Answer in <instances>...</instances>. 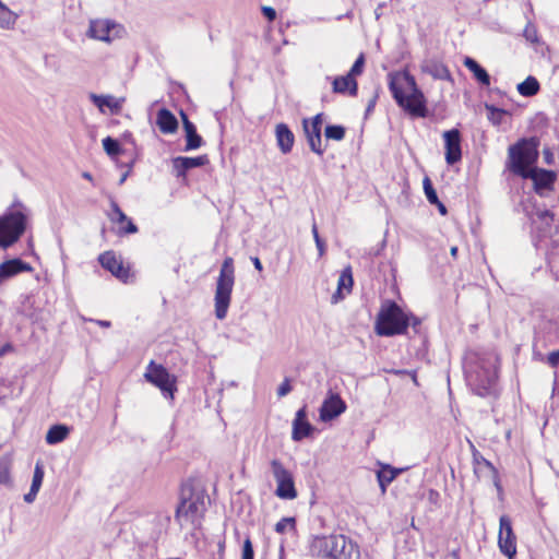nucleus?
I'll use <instances>...</instances> for the list:
<instances>
[{"mask_svg":"<svg viewBox=\"0 0 559 559\" xmlns=\"http://www.w3.org/2000/svg\"><path fill=\"white\" fill-rule=\"evenodd\" d=\"M124 32L122 25L108 19H97L90 22L87 36L105 43H111L120 38Z\"/></svg>","mask_w":559,"mask_h":559,"instance_id":"9b49d317","label":"nucleus"},{"mask_svg":"<svg viewBox=\"0 0 559 559\" xmlns=\"http://www.w3.org/2000/svg\"><path fill=\"white\" fill-rule=\"evenodd\" d=\"M408 313L395 302L388 300L382 306L376 319L374 330L380 336L404 334L409 326Z\"/></svg>","mask_w":559,"mask_h":559,"instance_id":"20e7f679","label":"nucleus"},{"mask_svg":"<svg viewBox=\"0 0 559 559\" xmlns=\"http://www.w3.org/2000/svg\"><path fill=\"white\" fill-rule=\"evenodd\" d=\"M110 207L111 213L108 214V217L111 222H116L119 224L124 223V221H128V216L122 212V210L119 207L118 203L110 197Z\"/></svg>","mask_w":559,"mask_h":559,"instance_id":"f704fd0d","label":"nucleus"},{"mask_svg":"<svg viewBox=\"0 0 559 559\" xmlns=\"http://www.w3.org/2000/svg\"><path fill=\"white\" fill-rule=\"evenodd\" d=\"M365 66V56L360 53L358 58L355 60L354 64L352 66L348 74L352 75L354 79L357 75H360L364 71Z\"/></svg>","mask_w":559,"mask_h":559,"instance_id":"58836bf2","label":"nucleus"},{"mask_svg":"<svg viewBox=\"0 0 559 559\" xmlns=\"http://www.w3.org/2000/svg\"><path fill=\"white\" fill-rule=\"evenodd\" d=\"M9 479V475L7 472L0 473V483H5Z\"/></svg>","mask_w":559,"mask_h":559,"instance_id":"680f3d73","label":"nucleus"},{"mask_svg":"<svg viewBox=\"0 0 559 559\" xmlns=\"http://www.w3.org/2000/svg\"><path fill=\"white\" fill-rule=\"evenodd\" d=\"M39 489H40V485L32 484L29 491L34 492L35 495H37Z\"/></svg>","mask_w":559,"mask_h":559,"instance_id":"052dcab7","label":"nucleus"},{"mask_svg":"<svg viewBox=\"0 0 559 559\" xmlns=\"http://www.w3.org/2000/svg\"><path fill=\"white\" fill-rule=\"evenodd\" d=\"M548 364L552 367L557 366L559 364V349L558 350H555V352H551L549 355H548Z\"/></svg>","mask_w":559,"mask_h":559,"instance_id":"de8ad7c7","label":"nucleus"},{"mask_svg":"<svg viewBox=\"0 0 559 559\" xmlns=\"http://www.w3.org/2000/svg\"><path fill=\"white\" fill-rule=\"evenodd\" d=\"M36 496L37 495H35L34 492L28 491L26 495H24V501L27 503H32L35 500Z\"/></svg>","mask_w":559,"mask_h":559,"instance_id":"13d9d810","label":"nucleus"},{"mask_svg":"<svg viewBox=\"0 0 559 559\" xmlns=\"http://www.w3.org/2000/svg\"><path fill=\"white\" fill-rule=\"evenodd\" d=\"M445 160L449 165H454L462 158L461 133L457 129H451L443 132Z\"/></svg>","mask_w":559,"mask_h":559,"instance_id":"2eb2a0df","label":"nucleus"},{"mask_svg":"<svg viewBox=\"0 0 559 559\" xmlns=\"http://www.w3.org/2000/svg\"><path fill=\"white\" fill-rule=\"evenodd\" d=\"M523 178L531 179L534 183V191L543 197L545 190L550 191L554 189L557 175L554 170L534 167Z\"/></svg>","mask_w":559,"mask_h":559,"instance_id":"ddd939ff","label":"nucleus"},{"mask_svg":"<svg viewBox=\"0 0 559 559\" xmlns=\"http://www.w3.org/2000/svg\"><path fill=\"white\" fill-rule=\"evenodd\" d=\"M156 124L160 132L165 134L174 133L178 129V120L175 115L167 108H160L157 111Z\"/></svg>","mask_w":559,"mask_h":559,"instance_id":"5701e85b","label":"nucleus"},{"mask_svg":"<svg viewBox=\"0 0 559 559\" xmlns=\"http://www.w3.org/2000/svg\"><path fill=\"white\" fill-rule=\"evenodd\" d=\"M124 223H126V226L120 228V230H119L120 235L138 233L136 225L129 217H128V221H124Z\"/></svg>","mask_w":559,"mask_h":559,"instance_id":"37998d69","label":"nucleus"},{"mask_svg":"<svg viewBox=\"0 0 559 559\" xmlns=\"http://www.w3.org/2000/svg\"><path fill=\"white\" fill-rule=\"evenodd\" d=\"M173 169L176 177H186L188 170L204 166L209 163L206 155L197 157L177 156L173 158Z\"/></svg>","mask_w":559,"mask_h":559,"instance_id":"dca6fc26","label":"nucleus"},{"mask_svg":"<svg viewBox=\"0 0 559 559\" xmlns=\"http://www.w3.org/2000/svg\"><path fill=\"white\" fill-rule=\"evenodd\" d=\"M16 19L17 15L0 1V28L9 29L13 27Z\"/></svg>","mask_w":559,"mask_h":559,"instance_id":"7c9ffc66","label":"nucleus"},{"mask_svg":"<svg viewBox=\"0 0 559 559\" xmlns=\"http://www.w3.org/2000/svg\"><path fill=\"white\" fill-rule=\"evenodd\" d=\"M544 160L547 165H551L554 163V154L550 148H544L543 151Z\"/></svg>","mask_w":559,"mask_h":559,"instance_id":"09e8293b","label":"nucleus"},{"mask_svg":"<svg viewBox=\"0 0 559 559\" xmlns=\"http://www.w3.org/2000/svg\"><path fill=\"white\" fill-rule=\"evenodd\" d=\"M275 136H276V143H277L280 151L283 154L290 153L293 150V146H294L295 135L290 131L288 126L285 123L276 124Z\"/></svg>","mask_w":559,"mask_h":559,"instance_id":"412c9836","label":"nucleus"},{"mask_svg":"<svg viewBox=\"0 0 559 559\" xmlns=\"http://www.w3.org/2000/svg\"><path fill=\"white\" fill-rule=\"evenodd\" d=\"M311 231H312V235H313V239L317 240V238H321L319 236V233H318V227H317V224L313 222L312 224V227H311Z\"/></svg>","mask_w":559,"mask_h":559,"instance_id":"bf43d9fd","label":"nucleus"},{"mask_svg":"<svg viewBox=\"0 0 559 559\" xmlns=\"http://www.w3.org/2000/svg\"><path fill=\"white\" fill-rule=\"evenodd\" d=\"M328 140L341 141L345 136V128L340 124H329L324 130Z\"/></svg>","mask_w":559,"mask_h":559,"instance_id":"72a5a7b5","label":"nucleus"},{"mask_svg":"<svg viewBox=\"0 0 559 559\" xmlns=\"http://www.w3.org/2000/svg\"><path fill=\"white\" fill-rule=\"evenodd\" d=\"M309 552L318 559H359L357 545L344 535L316 536Z\"/></svg>","mask_w":559,"mask_h":559,"instance_id":"f03ea898","label":"nucleus"},{"mask_svg":"<svg viewBox=\"0 0 559 559\" xmlns=\"http://www.w3.org/2000/svg\"><path fill=\"white\" fill-rule=\"evenodd\" d=\"M463 63L480 84L485 86L490 84V75L476 60L471 57H465Z\"/></svg>","mask_w":559,"mask_h":559,"instance_id":"bb28decb","label":"nucleus"},{"mask_svg":"<svg viewBox=\"0 0 559 559\" xmlns=\"http://www.w3.org/2000/svg\"><path fill=\"white\" fill-rule=\"evenodd\" d=\"M421 71L431 75L436 80L452 81V75L448 67L435 59L424 61L421 64Z\"/></svg>","mask_w":559,"mask_h":559,"instance_id":"4be33fe9","label":"nucleus"},{"mask_svg":"<svg viewBox=\"0 0 559 559\" xmlns=\"http://www.w3.org/2000/svg\"><path fill=\"white\" fill-rule=\"evenodd\" d=\"M450 253L453 258H456L457 255V247H452L450 250Z\"/></svg>","mask_w":559,"mask_h":559,"instance_id":"338daca9","label":"nucleus"},{"mask_svg":"<svg viewBox=\"0 0 559 559\" xmlns=\"http://www.w3.org/2000/svg\"><path fill=\"white\" fill-rule=\"evenodd\" d=\"M262 13L269 21H274L276 19V11L272 7H262Z\"/></svg>","mask_w":559,"mask_h":559,"instance_id":"49530a36","label":"nucleus"},{"mask_svg":"<svg viewBox=\"0 0 559 559\" xmlns=\"http://www.w3.org/2000/svg\"><path fill=\"white\" fill-rule=\"evenodd\" d=\"M292 389H293V388H292V385H290L289 379H287V378H286V379L281 383V385L278 386V389H277V395H278L280 397H283V396L287 395V394L292 391Z\"/></svg>","mask_w":559,"mask_h":559,"instance_id":"c03bdc74","label":"nucleus"},{"mask_svg":"<svg viewBox=\"0 0 559 559\" xmlns=\"http://www.w3.org/2000/svg\"><path fill=\"white\" fill-rule=\"evenodd\" d=\"M516 90L520 95L524 97H532L539 92L540 84L535 76L530 75L523 82L518 84Z\"/></svg>","mask_w":559,"mask_h":559,"instance_id":"cd10ccee","label":"nucleus"},{"mask_svg":"<svg viewBox=\"0 0 559 559\" xmlns=\"http://www.w3.org/2000/svg\"><path fill=\"white\" fill-rule=\"evenodd\" d=\"M146 381L157 386L166 397L174 399V393L177 391L176 377L170 374L163 366L155 364L151 360L146 372L144 373Z\"/></svg>","mask_w":559,"mask_h":559,"instance_id":"1a4fd4ad","label":"nucleus"},{"mask_svg":"<svg viewBox=\"0 0 559 559\" xmlns=\"http://www.w3.org/2000/svg\"><path fill=\"white\" fill-rule=\"evenodd\" d=\"M99 263L106 270H108L117 278L126 281L129 276V270L126 269L121 261L117 259L115 253L111 251L104 252L98 258Z\"/></svg>","mask_w":559,"mask_h":559,"instance_id":"6ab92c4d","label":"nucleus"},{"mask_svg":"<svg viewBox=\"0 0 559 559\" xmlns=\"http://www.w3.org/2000/svg\"><path fill=\"white\" fill-rule=\"evenodd\" d=\"M408 317L411 318L409 325L415 330V332H418L417 329L421 324V320L412 313H408Z\"/></svg>","mask_w":559,"mask_h":559,"instance_id":"603ef678","label":"nucleus"},{"mask_svg":"<svg viewBox=\"0 0 559 559\" xmlns=\"http://www.w3.org/2000/svg\"><path fill=\"white\" fill-rule=\"evenodd\" d=\"M498 547L509 559L516 555V537L508 515H502L499 520Z\"/></svg>","mask_w":559,"mask_h":559,"instance_id":"f8f14e48","label":"nucleus"},{"mask_svg":"<svg viewBox=\"0 0 559 559\" xmlns=\"http://www.w3.org/2000/svg\"><path fill=\"white\" fill-rule=\"evenodd\" d=\"M270 465L273 477L277 484L275 495L285 500H293L297 498L298 493L295 488L293 474L277 459L272 460Z\"/></svg>","mask_w":559,"mask_h":559,"instance_id":"9d476101","label":"nucleus"},{"mask_svg":"<svg viewBox=\"0 0 559 559\" xmlns=\"http://www.w3.org/2000/svg\"><path fill=\"white\" fill-rule=\"evenodd\" d=\"M241 559H254V550L250 538H246L243 542Z\"/></svg>","mask_w":559,"mask_h":559,"instance_id":"ea45409f","label":"nucleus"},{"mask_svg":"<svg viewBox=\"0 0 559 559\" xmlns=\"http://www.w3.org/2000/svg\"><path fill=\"white\" fill-rule=\"evenodd\" d=\"M251 261H252L255 270H258L259 272H261L263 270V265L258 257H251Z\"/></svg>","mask_w":559,"mask_h":559,"instance_id":"6e6d98bb","label":"nucleus"},{"mask_svg":"<svg viewBox=\"0 0 559 559\" xmlns=\"http://www.w3.org/2000/svg\"><path fill=\"white\" fill-rule=\"evenodd\" d=\"M466 380L477 395L487 396L492 393L497 370L492 365H478L467 371Z\"/></svg>","mask_w":559,"mask_h":559,"instance_id":"6e6552de","label":"nucleus"},{"mask_svg":"<svg viewBox=\"0 0 559 559\" xmlns=\"http://www.w3.org/2000/svg\"><path fill=\"white\" fill-rule=\"evenodd\" d=\"M28 211L21 203L15 202L12 209L0 216V247L8 249L14 245L26 229Z\"/></svg>","mask_w":559,"mask_h":559,"instance_id":"39448f33","label":"nucleus"},{"mask_svg":"<svg viewBox=\"0 0 559 559\" xmlns=\"http://www.w3.org/2000/svg\"><path fill=\"white\" fill-rule=\"evenodd\" d=\"M103 147L104 151L111 157L117 156L121 153L119 142L111 136H107L103 140Z\"/></svg>","mask_w":559,"mask_h":559,"instance_id":"c9c22d12","label":"nucleus"},{"mask_svg":"<svg viewBox=\"0 0 559 559\" xmlns=\"http://www.w3.org/2000/svg\"><path fill=\"white\" fill-rule=\"evenodd\" d=\"M82 177H83L84 179L88 180V181H93V176H92V174H91V173H88V171H84V173L82 174Z\"/></svg>","mask_w":559,"mask_h":559,"instance_id":"e2e57ef3","label":"nucleus"},{"mask_svg":"<svg viewBox=\"0 0 559 559\" xmlns=\"http://www.w3.org/2000/svg\"><path fill=\"white\" fill-rule=\"evenodd\" d=\"M314 242L319 252V257H322L325 253V242L322 238H317Z\"/></svg>","mask_w":559,"mask_h":559,"instance_id":"3c124183","label":"nucleus"},{"mask_svg":"<svg viewBox=\"0 0 559 559\" xmlns=\"http://www.w3.org/2000/svg\"><path fill=\"white\" fill-rule=\"evenodd\" d=\"M295 525V519L294 518H284L281 521H278L275 525V531L277 533H284L287 528V526L294 527Z\"/></svg>","mask_w":559,"mask_h":559,"instance_id":"a19ab883","label":"nucleus"},{"mask_svg":"<svg viewBox=\"0 0 559 559\" xmlns=\"http://www.w3.org/2000/svg\"><path fill=\"white\" fill-rule=\"evenodd\" d=\"M424 191L425 195L430 204L439 203L438 194L431 183V180L428 177H425L424 181Z\"/></svg>","mask_w":559,"mask_h":559,"instance_id":"4c0bfd02","label":"nucleus"},{"mask_svg":"<svg viewBox=\"0 0 559 559\" xmlns=\"http://www.w3.org/2000/svg\"><path fill=\"white\" fill-rule=\"evenodd\" d=\"M485 108L488 111V119L493 124H500L502 116L507 114L504 109L497 108L496 106L490 104H485Z\"/></svg>","mask_w":559,"mask_h":559,"instance_id":"e433bc0d","label":"nucleus"},{"mask_svg":"<svg viewBox=\"0 0 559 559\" xmlns=\"http://www.w3.org/2000/svg\"><path fill=\"white\" fill-rule=\"evenodd\" d=\"M69 435V428L66 425H53L46 433L48 444H57L63 441Z\"/></svg>","mask_w":559,"mask_h":559,"instance_id":"c756f323","label":"nucleus"},{"mask_svg":"<svg viewBox=\"0 0 559 559\" xmlns=\"http://www.w3.org/2000/svg\"><path fill=\"white\" fill-rule=\"evenodd\" d=\"M13 350V346L10 343L4 344L0 347V357L4 356L7 353Z\"/></svg>","mask_w":559,"mask_h":559,"instance_id":"5fc2aeb1","label":"nucleus"},{"mask_svg":"<svg viewBox=\"0 0 559 559\" xmlns=\"http://www.w3.org/2000/svg\"><path fill=\"white\" fill-rule=\"evenodd\" d=\"M302 126L310 150L322 155L324 147L322 146L321 130L307 128V119H304Z\"/></svg>","mask_w":559,"mask_h":559,"instance_id":"a878e982","label":"nucleus"},{"mask_svg":"<svg viewBox=\"0 0 559 559\" xmlns=\"http://www.w3.org/2000/svg\"><path fill=\"white\" fill-rule=\"evenodd\" d=\"M473 457H474V463L476 464L475 474L478 477L480 476L481 473L485 472V469L488 471L492 475L496 474V469H495L493 465L488 460L483 457L479 453H474Z\"/></svg>","mask_w":559,"mask_h":559,"instance_id":"473e14b6","label":"nucleus"},{"mask_svg":"<svg viewBox=\"0 0 559 559\" xmlns=\"http://www.w3.org/2000/svg\"><path fill=\"white\" fill-rule=\"evenodd\" d=\"M389 78V88L396 104L413 117H427L426 97L415 78L406 71L390 74Z\"/></svg>","mask_w":559,"mask_h":559,"instance_id":"f257e3e1","label":"nucleus"},{"mask_svg":"<svg viewBox=\"0 0 559 559\" xmlns=\"http://www.w3.org/2000/svg\"><path fill=\"white\" fill-rule=\"evenodd\" d=\"M128 175H129V173H124V174L121 176V178L119 179V182H118V183H119V185H122V183L126 181V179H127Z\"/></svg>","mask_w":559,"mask_h":559,"instance_id":"774afa93","label":"nucleus"},{"mask_svg":"<svg viewBox=\"0 0 559 559\" xmlns=\"http://www.w3.org/2000/svg\"><path fill=\"white\" fill-rule=\"evenodd\" d=\"M396 474V471L392 469L390 466H386L377 473V478L382 492H385L386 486L394 480Z\"/></svg>","mask_w":559,"mask_h":559,"instance_id":"2f4dec72","label":"nucleus"},{"mask_svg":"<svg viewBox=\"0 0 559 559\" xmlns=\"http://www.w3.org/2000/svg\"><path fill=\"white\" fill-rule=\"evenodd\" d=\"M180 116L182 118L183 130L186 133V147L185 151H192L199 148L203 144V139L198 134L197 128L193 122H191L188 116L181 111Z\"/></svg>","mask_w":559,"mask_h":559,"instance_id":"aec40b11","label":"nucleus"},{"mask_svg":"<svg viewBox=\"0 0 559 559\" xmlns=\"http://www.w3.org/2000/svg\"><path fill=\"white\" fill-rule=\"evenodd\" d=\"M433 205H437L439 213L441 215H445L448 213L445 205L440 200H439V203H433Z\"/></svg>","mask_w":559,"mask_h":559,"instance_id":"4d7b16f0","label":"nucleus"},{"mask_svg":"<svg viewBox=\"0 0 559 559\" xmlns=\"http://www.w3.org/2000/svg\"><path fill=\"white\" fill-rule=\"evenodd\" d=\"M538 140L536 138L522 139L509 147V169L515 175L524 177L538 157Z\"/></svg>","mask_w":559,"mask_h":559,"instance_id":"0eeeda50","label":"nucleus"},{"mask_svg":"<svg viewBox=\"0 0 559 559\" xmlns=\"http://www.w3.org/2000/svg\"><path fill=\"white\" fill-rule=\"evenodd\" d=\"M206 495L203 489L194 488L191 483H185L180 489L179 503L175 519L180 526L198 525L206 511Z\"/></svg>","mask_w":559,"mask_h":559,"instance_id":"7ed1b4c3","label":"nucleus"},{"mask_svg":"<svg viewBox=\"0 0 559 559\" xmlns=\"http://www.w3.org/2000/svg\"><path fill=\"white\" fill-rule=\"evenodd\" d=\"M235 284V267L231 257L225 258L219 270V275L216 281L214 307L215 317L218 320H224L231 300L233 287Z\"/></svg>","mask_w":559,"mask_h":559,"instance_id":"423d86ee","label":"nucleus"},{"mask_svg":"<svg viewBox=\"0 0 559 559\" xmlns=\"http://www.w3.org/2000/svg\"><path fill=\"white\" fill-rule=\"evenodd\" d=\"M90 99L92 103L102 111L104 112V108L107 107L110 109L112 114H117L120 111L122 105L121 100L116 99L111 95H97L94 93L90 94Z\"/></svg>","mask_w":559,"mask_h":559,"instance_id":"393cba45","label":"nucleus"},{"mask_svg":"<svg viewBox=\"0 0 559 559\" xmlns=\"http://www.w3.org/2000/svg\"><path fill=\"white\" fill-rule=\"evenodd\" d=\"M346 408V403L342 400L340 394L329 392L319 411L320 419L323 423L331 421L343 414Z\"/></svg>","mask_w":559,"mask_h":559,"instance_id":"4468645a","label":"nucleus"},{"mask_svg":"<svg viewBox=\"0 0 559 559\" xmlns=\"http://www.w3.org/2000/svg\"><path fill=\"white\" fill-rule=\"evenodd\" d=\"M538 217L543 221H545V219L552 221L554 219L552 213L548 210H544V211L539 212Z\"/></svg>","mask_w":559,"mask_h":559,"instance_id":"864d4df0","label":"nucleus"},{"mask_svg":"<svg viewBox=\"0 0 559 559\" xmlns=\"http://www.w3.org/2000/svg\"><path fill=\"white\" fill-rule=\"evenodd\" d=\"M44 479V469L43 467L37 463L34 469L33 480L32 484L40 485L43 484Z\"/></svg>","mask_w":559,"mask_h":559,"instance_id":"79ce46f5","label":"nucleus"},{"mask_svg":"<svg viewBox=\"0 0 559 559\" xmlns=\"http://www.w3.org/2000/svg\"><path fill=\"white\" fill-rule=\"evenodd\" d=\"M32 270L31 264L19 258L7 260L0 263V285L20 273L31 272Z\"/></svg>","mask_w":559,"mask_h":559,"instance_id":"a211bd4d","label":"nucleus"},{"mask_svg":"<svg viewBox=\"0 0 559 559\" xmlns=\"http://www.w3.org/2000/svg\"><path fill=\"white\" fill-rule=\"evenodd\" d=\"M97 323L103 326V328H108L110 326V322L109 321H105V320H98Z\"/></svg>","mask_w":559,"mask_h":559,"instance_id":"0e129e2a","label":"nucleus"},{"mask_svg":"<svg viewBox=\"0 0 559 559\" xmlns=\"http://www.w3.org/2000/svg\"><path fill=\"white\" fill-rule=\"evenodd\" d=\"M313 431V426L307 419L306 406L299 408L293 421L292 438L294 441H300L309 437Z\"/></svg>","mask_w":559,"mask_h":559,"instance_id":"f3484780","label":"nucleus"},{"mask_svg":"<svg viewBox=\"0 0 559 559\" xmlns=\"http://www.w3.org/2000/svg\"><path fill=\"white\" fill-rule=\"evenodd\" d=\"M332 84L334 93L344 94L348 92L350 96L357 95L358 84L348 73L346 75L335 78Z\"/></svg>","mask_w":559,"mask_h":559,"instance_id":"b1692460","label":"nucleus"},{"mask_svg":"<svg viewBox=\"0 0 559 559\" xmlns=\"http://www.w3.org/2000/svg\"><path fill=\"white\" fill-rule=\"evenodd\" d=\"M321 127H322V114L316 115L312 118L311 122H309L307 120V128L316 129V130H321Z\"/></svg>","mask_w":559,"mask_h":559,"instance_id":"a18cd8bd","label":"nucleus"},{"mask_svg":"<svg viewBox=\"0 0 559 559\" xmlns=\"http://www.w3.org/2000/svg\"><path fill=\"white\" fill-rule=\"evenodd\" d=\"M374 104H376V99H372L369 102V104L367 106V112L372 110V108L374 107Z\"/></svg>","mask_w":559,"mask_h":559,"instance_id":"69168bd1","label":"nucleus"},{"mask_svg":"<svg viewBox=\"0 0 559 559\" xmlns=\"http://www.w3.org/2000/svg\"><path fill=\"white\" fill-rule=\"evenodd\" d=\"M353 286V275L350 267H346L340 275L337 292L332 296L334 302L343 298L342 290L350 292Z\"/></svg>","mask_w":559,"mask_h":559,"instance_id":"c85d7f7f","label":"nucleus"},{"mask_svg":"<svg viewBox=\"0 0 559 559\" xmlns=\"http://www.w3.org/2000/svg\"><path fill=\"white\" fill-rule=\"evenodd\" d=\"M524 35H525L526 39L532 41V43H535L538 39L535 29L526 28L525 32H524Z\"/></svg>","mask_w":559,"mask_h":559,"instance_id":"8fccbe9b","label":"nucleus"}]
</instances>
